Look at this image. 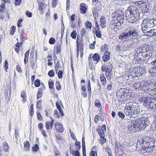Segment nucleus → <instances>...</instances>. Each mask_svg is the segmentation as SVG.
<instances>
[{
	"mask_svg": "<svg viewBox=\"0 0 156 156\" xmlns=\"http://www.w3.org/2000/svg\"><path fill=\"white\" fill-rule=\"evenodd\" d=\"M124 112L126 115L130 118H135L138 116L140 112L138 110L136 103L134 102H129L126 104Z\"/></svg>",
	"mask_w": 156,
	"mask_h": 156,
	"instance_id": "f257e3e1",
	"label": "nucleus"
},
{
	"mask_svg": "<svg viewBox=\"0 0 156 156\" xmlns=\"http://www.w3.org/2000/svg\"><path fill=\"white\" fill-rule=\"evenodd\" d=\"M138 35L137 30L134 28H129L126 29L124 32L120 35L119 39L123 41H128L130 38L136 37Z\"/></svg>",
	"mask_w": 156,
	"mask_h": 156,
	"instance_id": "f03ea898",
	"label": "nucleus"
},
{
	"mask_svg": "<svg viewBox=\"0 0 156 156\" xmlns=\"http://www.w3.org/2000/svg\"><path fill=\"white\" fill-rule=\"evenodd\" d=\"M139 143L142 145V149H145L146 152H150L151 151L152 147L156 145L154 144V141H151V138L149 136L146 137L138 141L137 144Z\"/></svg>",
	"mask_w": 156,
	"mask_h": 156,
	"instance_id": "7ed1b4c3",
	"label": "nucleus"
},
{
	"mask_svg": "<svg viewBox=\"0 0 156 156\" xmlns=\"http://www.w3.org/2000/svg\"><path fill=\"white\" fill-rule=\"evenodd\" d=\"M141 25L142 31H147L156 26V20L146 18L144 20Z\"/></svg>",
	"mask_w": 156,
	"mask_h": 156,
	"instance_id": "20e7f679",
	"label": "nucleus"
},
{
	"mask_svg": "<svg viewBox=\"0 0 156 156\" xmlns=\"http://www.w3.org/2000/svg\"><path fill=\"white\" fill-rule=\"evenodd\" d=\"M116 95L119 101L123 102L130 99L129 95L124 91V89H121L117 92Z\"/></svg>",
	"mask_w": 156,
	"mask_h": 156,
	"instance_id": "39448f33",
	"label": "nucleus"
},
{
	"mask_svg": "<svg viewBox=\"0 0 156 156\" xmlns=\"http://www.w3.org/2000/svg\"><path fill=\"white\" fill-rule=\"evenodd\" d=\"M136 121L140 131L144 129L150 124V121L147 118L142 117Z\"/></svg>",
	"mask_w": 156,
	"mask_h": 156,
	"instance_id": "423d86ee",
	"label": "nucleus"
},
{
	"mask_svg": "<svg viewBox=\"0 0 156 156\" xmlns=\"http://www.w3.org/2000/svg\"><path fill=\"white\" fill-rule=\"evenodd\" d=\"M150 84L148 82L145 81H141V90H144L145 92H148L149 94L152 95H154L156 94V89H154V90L150 89L149 88V86Z\"/></svg>",
	"mask_w": 156,
	"mask_h": 156,
	"instance_id": "0eeeda50",
	"label": "nucleus"
},
{
	"mask_svg": "<svg viewBox=\"0 0 156 156\" xmlns=\"http://www.w3.org/2000/svg\"><path fill=\"white\" fill-rule=\"evenodd\" d=\"M126 12H129V14L131 15L136 16V17H140V12L135 5L130 6Z\"/></svg>",
	"mask_w": 156,
	"mask_h": 156,
	"instance_id": "6e6552de",
	"label": "nucleus"
},
{
	"mask_svg": "<svg viewBox=\"0 0 156 156\" xmlns=\"http://www.w3.org/2000/svg\"><path fill=\"white\" fill-rule=\"evenodd\" d=\"M153 50L152 49V48L150 47L148 48L147 51L144 54V55L143 57L144 58H145L146 59H147L148 61L152 60V56L153 57L154 56V54L153 53Z\"/></svg>",
	"mask_w": 156,
	"mask_h": 156,
	"instance_id": "1a4fd4ad",
	"label": "nucleus"
},
{
	"mask_svg": "<svg viewBox=\"0 0 156 156\" xmlns=\"http://www.w3.org/2000/svg\"><path fill=\"white\" fill-rule=\"evenodd\" d=\"M126 19L130 23H134L139 18V17H136V16L131 15L129 14V12H126Z\"/></svg>",
	"mask_w": 156,
	"mask_h": 156,
	"instance_id": "9d476101",
	"label": "nucleus"
},
{
	"mask_svg": "<svg viewBox=\"0 0 156 156\" xmlns=\"http://www.w3.org/2000/svg\"><path fill=\"white\" fill-rule=\"evenodd\" d=\"M134 69V73L135 76L137 77L141 76L145 72V69L143 67H135Z\"/></svg>",
	"mask_w": 156,
	"mask_h": 156,
	"instance_id": "9b49d317",
	"label": "nucleus"
},
{
	"mask_svg": "<svg viewBox=\"0 0 156 156\" xmlns=\"http://www.w3.org/2000/svg\"><path fill=\"white\" fill-rule=\"evenodd\" d=\"M128 129L132 132H136L139 129V126L136 121L134 123H130L128 126Z\"/></svg>",
	"mask_w": 156,
	"mask_h": 156,
	"instance_id": "f8f14e48",
	"label": "nucleus"
},
{
	"mask_svg": "<svg viewBox=\"0 0 156 156\" xmlns=\"http://www.w3.org/2000/svg\"><path fill=\"white\" fill-rule=\"evenodd\" d=\"M83 41H80L79 40L78 38V37H77L76 41V44H77V46L80 48V57L81 58L82 57L83 55Z\"/></svg>",
	"mask_w": 156,
	"mask_h": 156,
	"instance_id": "ddd939ff",
	"label": "nucleus"
},
{
	"mask_svg": "<svg viewBox=\"0 0 156 156\" xmlns=\"http://www.w3.org/2000/svg\"><path fill=\"white\" fill-rule=\"evenodd\" d=\"M144 34L148 36H150L151 37H153L156 35V29H150L147 30V31H143Z\"/></svg>",
	"mask_w": 156,
	"mask_h": 156,
	"instance_id": "4468645a",
	"label": "nucleus"
},
{
	"mask_svg": "<svg viewBox=\"0 0 156 156\" xmlns=\"http://www.w3.org/2000/svg\"><path fill=\"white\" fill-rule=\"evenodd\" d=\"M149 107L151 109L156 112V99L152 100L149 104Z\"/></svg>",
	"mask_w": 156,
	"mask_h": 156,
	"instance_id": "2eb2a0df",
	"label": "nucleus"
},
{
	"mask_svg": "<svg viewBox=\"0 0 156 156\" xmlns=\"http://www.w3.org/2000/svg\"><path fill=\"white\" fill-rule=\"evenodd\" d=\"M55 127L57 130L59 132H62L64 129L61 123L56 122L55 124Z\"/></svg>",
	"mask_w": 156,
	"mask_h": 156,
	"instance_id": "dca6fc26",
	"label": "nucleus"
},
{
	"mask_svg": "<svg viewBox=\"0 0 156 156\" xmlns=\"http://www.w3.org/2000/svg\"><path fill=\"white\" fill-rule=\"evenodd\" d=\"M110 51L105 52L104 55L103 56L102 59L104 62L108 61L110 58Z\"/></svg>",
	"mask_w": 156,
	"mask_h": 156,
	"instance_id": "f3484780",
	"label": "nucleus"
},
{
	"mask_svg": "<svg viewBox=\"0 0 156 156\" xmlns=\"http://www.w3.org/2000/svg\"><path fill=\"white\" fill-rule=\"evenodd\" d=\"M86 9L85 4L80 3V11L81 13H85L86 12Z\"/></svg>",
	"mask_w": 156,
	"mask_h": 156,
	"instance_id": "a211bd4d",
	"label": "nucleus"
},
{
	"mask_svg": "<svg viewBox=\"0 0 156 156\" xmlns=\"http://www.w3.org/2000/svg\"><path fill=\"white\" fill-rule=\"evenodd\" d=\"M142 50L141 52H139V58H142V57L144 55L147 51L148 48L147 49L146 47L143 46V48H142Z\"/></svg>",
	"mask_w": 156,
	"mask_h": 156,
	"instance_id": "6ab92c4d",
	"label": "nucleus"
},
{
	"mask_svg": "<svg viewBox=\"0 0 156 156\" xmlns=\"http://www.w3.org/2000/svg\"><path fill=\"white\" fill-rule=\"evenodd\" d=\"M3 150L5 152H8L9 150V147L8 144L6 141H4L3 144Z\"/></svg>",
	"mask_w": 156,
	"mask_h": 156,
	"instance_id": "aec40b11",
	"label": "nucleus"
},
{
	"mask_svg": "<svg viewBox=\"0 0 156 156\" xmlns=\"http://www.w3.org/2000/svg\"><path fill=\"white\" fill-rule=\"evenodd\" d=\"M141 81L140 82H137L133 84V87L135 89L141 90Z\"/></svg>",
	"mask_w": 156,
	"mask_h": 156,
	"instance_id": "412c9836",
	"label": "nucleus"
},
{
	"mask_svg": "<svg viewBox=\"0 0 156 156\" xmlns=\"http://www.w3.org/2000/svg\"><path fill=\"white\" fill-rule=\"evenodd\" d=\"M85 26L86 29L89 30H91L92 27V23L89 21H86L85 23Z\"/></svg>",
	"mask_w": 156,
	"mask_h": 156,
	"instance_id": "4be33fe9",
	"label": "nucleus"
},
{
	"mask_svg": "<svg viewBox=\"0 0 156 156\" xmlns=\"http://www.w3.org/2000/svg\"><path fill=\"white\" fill-rule=\"evenodd\" d=\"M100 22L101 24H100L102 28H105L106 27L105 24L106 23V21L105 18H101L100 19Z\"/></svg>",
	"mask_w": 156,
	"mask_h": 156,
	"instance_id": "5701e85b",
	"label": "nucleus"
},
{
	"mask_svg": "<svg viewBox=\"0 0 156 156\" xmlns=\"http://www.w3.org/2000/svg\"><path fill=\"white\" fill-rule=\"evenodd\" d=\"M97 149L98 147L97 146L94 147L92 149V151L90 154V156H97V152L95 151H93V150H97Z\"/></svg>",
	"mask_w": 156,
	"mask_h": 156,
	"instance_id": "b1692460",
	"label": "nucleus"
},
{
	"mask_svg": "<svg viewBox=\"0 0 156 156\" xmlns=\"http://www.w3.org/2000/svg\"><path fill=\"white\" fill-rule=\"evenodd\" d=\"M100 80L101 82L103 85H105L106 83V79L104 76L103 73L100 75Z\"/></svg>",
	"mask_w": 156,
	"mask_h": 156,
	"instance_id": "393cba45",
	"label": "nucleus"
},
{
	"mask_svg": "<svg viewBox=\"0 0 156 156\" xmlns=\"http://www.w3.org/2000/svg\"><path fill=\"white\" fill-rule=\"evenodd\" d=\"M70 152L72 154L73 156H80V154L78 150L73 151L71 147L70 148Z\"/></svg>",
	"mask_w": 156,
	"mask_h": 156,
	"instance_id": "a878e982",
	"label": "nucleus"
},
{
	"mask_svg": "<svg viewBox=\"0 0 156 156\" xmlns=\"http://www.w3.org/2000/svg\"><path fill=\"white\" fill-rule=\"evenodd\" d=\"M97 131L101 138H103L105 137V132L104 131L101 129H99L98 128L97 129Z\"/></svg>",
	"mask_w": 156,
	"mask_h": 156,
	"instance_id": "bb28decb",
	"label": "nucleus"
},
{
	"mask_svg": "<svg viewBox=\"0 0 156 156\" xmlns=\"http://www.w3.org/2000/svg\"><path fill=\"white\" fill-rule=\"evenodd\" d=\"M52 125L50 123L49 121H47L45 123V127L47 130H48L50 129H52Z\"/></svg>",
	"mask_w": 156,
	"mask_h": 156,
	"instance_id": "cd10ccee",
	"label": "nucleus"
},
{
	"mask_svg": "<svg viewBox=\"0 0 156 156\" xmlns=\"http://www.w3.org/2000/svg\"><path fill=\"white\" fill-rule=\"evenodd\" d=\"M24 150L27 151L29 150L30 146L29 143L28 141H26L24 142Z\"/></svg>",
	"mask_w": 156,
	"mask_h": 156,
	"instance_id": "c85d7f7f",
	"label": "nucleus"
},
{
	"mask_svg": "<svg viewBox=\"0 0 156 156\" xmlns=\"http://www.w3.org/2000/svg\"><path fill=\"white\" fill-rule=\"evenodd\" d=\"M93 59L94 61L98 62L100 59V57L98 54L96 53L93 57Z\"/></svg>",
	"mask_w": 156,
	"mask_h": 156,
	"instance_id": "c756f323",
	"label": "nucleus"
},
{
	"mask_svg": "<svg viewBox=\"0 0 156 156\" xmlns=\"http://www.w3.org/2000/svg\"><path fill=\"white\" fill-rule=\"evenodd\" d=\"M42 101L41 100H40L37 102V103L36 105V108L38 110H40L41 108V103H42Z\"/></svg>",
	"mask_w": 156,
	"mask_h": 156,
	"instance_id": "7c9ffc66",
	"label": "nucleus"
},
{
	"mask_svg": "<svg viewBox=\"0 0 156 156\" xmlns=\"http://www.w3.org/2000/svg\"><path fill=\"white\" fill-rule=\"evenodd\" d=\"M111 72L108 71L105 73V75L108 80H110L112 79V74Z\"/></svg>",
	"mask_w": 156,
	"mask_h": 156,
	"instance_id": "2f4dec72",
	"label": "nucleus"
},
{
	"mask_svg": "<svg viewBox=\"0 0 156 156\" xmlns=\"http://www.w3.org/2000/svg\"><path fill=\"white\" fill-rule=\"evenodd\" d=\"M114 27H113L114 28V29H116V31H117V29L120 30L121 29V23H118L113 25Z\"/></svg>",
	"mask_w": 156,
	"mask_h": 156,
	"instance_id": "473e14b6",
	"label": "nucleus"
},
{
	"mask_svg": "<svg viewBox=\"0 0 156 156\" xmlns=\"http://www.w3.org/2000/svg\"><path fill=\"white\" fill-rule=\"evenodd\" d=\"M55 52L58 55L59 53L61 51V47H60V45L58 44L57 45H56V47L55 48Z\"/></svg>",
	"mask_w": 156,
	"mask_h": 156,
	"instance_id": "72a5a7b5",
	"label": "nucleus"
},
{
	"mask_svg": "<svg viewBox=\"0 0 156 156\" xmlns=\"http://www.w3.org/2000/svg\"><path fill=\"white\" fill-rule=\"evenodd\" d=\"M95 33L97 37L99 38L101 37V32L99 30H95Z\"/></svg>",
	"mask_w": 156,
	"mask_h": 156,
	"instance_id": "f704fd0d",
	"label": "nucleus"
},
{
	"mask_svg": "<svg viewBox=\"0 0 156 156\" xmlns=\"http://www.w3.org/2000/svg\"><path fill=\"white\" fill-rule=\"evenodd\" d=\"M70 36L73 39H75L76 36V31L75 30H73L71 33Z\"/></svg>",
	"mask_w": 156,
	"mask_h": 156,
	"instance_id": "c9c22d12",
	"label": "nucleus"
},
{
	"mask_svg": "<svg viewBox=\"0 0 156 156\" xmlns=\"http://www.w3.org/2000/svg\"><path fill=\"white\" fill-rule=\"evenodd\" d=\"M87 90L89 94H91V84L90 81L89 80L87 84Z\"/></svg>",
	"mask_w": 156,
	"mask_h": 156,
	"instance_id": "e433bc0d",
	"label": "nucleus"
},
{
	"mask_svg": "<svg viewBox=\"0 0 156 156\" xmlns=\"http://www.w3.org/2000/svg\"><path fill=\"white\" fill-rule=\"evenodd\" d=\"M118 115L122 119H124L125 118V115L122 112H119L118 113Z\"/></svg>",
	"mask_w": 156,
	"mask_h": 156,
	"instance_id": "4c0bfd02",
	"label": "nucleus"
},
{
	"mask_svg": "<svg viewBox=\"0 0 156 156\" xmlns=\"http://www.w3.org/2000/svg\"><path fill=\"white\" fill-rule=\"evenodd\" d=\"M58 0H52V7L53 8H55L58 4Z\"/></svg>",
	"mask_w": 156,
	"mask_h": 156,
	"instance_id": "58836bf2",
	"label": "nucleus"
},
{
	"mask_svg": "<svg viewBox=\"0 0 156 156\" xmlns=\"http://www.w3.org/2000/svg\"><path fill=\"white\" fill-rule=\"evenodd\" d=\"M5 5L4 3H2L0 6V12L2 13L5 9Z\"/></svg>",
	"mask_w": 156,
	"mask_h": 156,
	"instance_id": "ea45409f",
	"label": "nucleus"
},
{
	"mask_svg": "<svg viewBox=\"0 0 156 156\" xmlns=\"http://www.w3.org/2000/svg\"><path fill=\"white\" fill-rule=\"evenodd\" d=\"M107 45L105 44L104 45L101 46V50L103 52H108L107 50Z\"/></svg>",
	"mask_w": 156,
	"mask_h": 156,
	"instance_id": "a19ab883",
	"label": "nucleus"
},
{
	"mask_svg": "<svg viewBox=\"0 0 156 156\" xmlns=\"http://www.w3.org/2000/svg\"><path fill=\"white\" fill-rule=\"evenodd\" d=\"M35 86L36 87H39L40 85V81L38 79L36 80L34 82Z\"/></svg>",
	"mask_w": 156,
	"mask_h": 156,
	"instance_id": "79ce46f5",
	"label": "nucleus"
},
{
	"mask_svg": "<svg viewBox=\"0 0 156 156\" xmlns=\"http://www.w3.org/2000/svg\"><path fill=\"white\" fill-rule=\"evenodd\" d=\"M45 17L46 20L50 19V13L49 9H48V12L46 14Z\"/></svg>",
	"mask_w": 156,
	"mask_h": 156,
	"instance_id": "37998d69",
	"label": "nucleus"
},
{
	"mask_svg": "<svg viewBox=\"0 0 156 156\" xmlns=\"http://www.w3.org/2000/svg\"><path fill=\"white\" fill-rule=\"evenodd\" d=\"M143 46H141L137 48V51H136V54H137V55L139 56V52H141L142 50V48H143Z\"/></svg>",
	"mask_w": 156,
	"mask_h": 156,
	"instance_id": "c03bdc74",
	"label": "nucleus"
},
{
	"mask_svg": "<svg viewBox=\"0 0 156 156\" xmlns=\"http://www.w3.org/2000/svg\"><path fill=\"white\" fill-rule=\"evenodd\" d=\"M105 150L108 152L109 156H113L112 151L108 147H106Z\"/></svg>",
	"mask_w": 156,
	"mask_h": 156,
	"instance_id": "a18cd8bd",
	"label": "nucleus"
},
{
	"mask_svg": "<svg viewBox=\"0 0 156 156\" xmlns=\"http://www.w3.org/2000/svg\"><path fill=\"white\" fill-rule=\"evenodd\" d=\"M8 62L6 60L4 63V65L3 66V67H4L5 69V70L6 72H7V69L8 68Z\"/></svg>",
	"mask_w": 156,
	"mask_h": 156,
	"instance_id": "49530a36",
	"label": "nucleus"
},
{
	"mask_svg": "<svg viewBox=\"0 0 156 156\" xmlns=\"http://www.w3.org/2000/svg\"><path fill=\"white\" fill-rule=\"evenodd\" d=\"M63 72L62 70H59L58 73V75L59 79H61L62 77Z\"/></svg>",
	"mask_w": 156,
	"mask_h": 156,
	"instance_id": "de8ad7c7",
	"label": "nucleus"
},
{
	"mask_svg": "<svg viewBox=\"0 0 156 156\" xmlns=\"http://www.w3.org/2000/svg\"><path fill=\"white\" fill-rule=\"evenodd\" d=\"M33 151H37L39 150V147L38 145L37 144H35L32 148Z\"/></svg>",
	"mask_w": 156,
	"mask_h": 156,
	"instance_id": "09e8293b",
	"label": "nucleus"
},
{
	"mask_svg": "<svg viewBox=\"0 0 156 156\" xmlns=\"http://www.w3.org/2000/svg\"><path fill=\"white\" fill-rule=\"evenodd\" d=\"M54 72L53 70H50L48 73V75L50 77L54 76Z\"/></svg>",
	"mask_w": 156,
	"mask_h": 156,
	"instance_id": "8fccbe9b",
	"label": "nucleus"
},
{
	"mask_svg": "<svg viewBox=\"0 0 156 156\" xmlns=\"http://www.w3.org/2000/svg\"><path fill=\"white\" fill-rule=\"evenodd\" d=\"M34 114L33 105L32 104L30 107V115L32 116Z\"/></svg>",
	"mask_w": 156,
	"mask_h": 156,
	"instance_id": "3c124183",
	"label": "nucleus"
},
{
	"mask_svg": "<svg viewBox=\"0 0 156 156\" xmlns=\"http://www.w3.org/2000/svg\"><path fill=\"white\" fill-rule=\"evenodd\" d=\"M94 103L95 105L97 107H100L101 105V104L100 102L98 100H96Z\"/></svg>",
	"mask_w": 156,
	"mask_h": 156,
	"instance_id": "603ef678",
	"label": "nucleus"
},
{
	"mask_svg": "<svg viewBox=\"0 0 156 156\" xmlns=\"http://www.w3.org/2000/svg\"><path fill=\"white\" fill-rule=\"evenodd\" d=\"M16 30V27L15 26H13L11 27V30L10 31V34L12 35L14 34Z\"/></svg>",
	"mask_w": 156,
	"mask_h": 156,
	"instance_id": "864d4df0",
	"label": "nucleus"
},
{
	"mask_svg": "<svg viewBox=\"0 0 156 156\" xmlns=\"http://www.w3.org/2000/svg\"><path fill=\"white\" fill-rule=\"evenodd\" d=\"M55 42V40L54 38H51L49 40V42L50 44H53Z\"/></svg>",
	"mask_w": 156,
	"mask_h": 156,
	"instance_id": "5fc2aeb1",
	"label": "nucleus"
},
{
	"mask_svg": "<svg viewBox=\"0 0 156 156\" xmlns=\"http://www.w3.org/2000/svg\"><path fill=\"white\" fill-rule=\"evenodd\" d=\"M16 69L19 73H21L22 72V70H21L20 66L19 65H17L16 66Z\"/></svg>",
	"mask_w": 156,
	"mask_h": 156,
	"instance_id": "6e6d98bb",
	"label": "nucleus"
},
{
	"mask_svg": "<svg viewBox=\"0 0 156 156\" xmlns=\"http://www.w3.org/2000/svg\"><path fill=\"white\" fill-rule=\"evenodd\" d=\"M37 118L38 120H41L42 119V117L41 115H40V112L39 111H37Z\"/></svg>",
	"mask_w": 156,
	"mask_h": 156,
	"instance_id": "4d7b16f0",
	"label": "nucleus"
},
{
	"mask_svg": "<svg viewBox=\"0 0 156 156\" xmlns=\"http://www.w3.org/2000/svg\"><path fill=\"white\" fill-rule=\"evenodd\" d=\"M66 9L69 10L70 8V1L69 0H67L66 3Z\"/></svg>",
	"mask_w": 156,
	"mask_h": 156,
	"instance_id": "13d9d810",
	"label": "nucleus"
},
{
	"mask_svg": "<svg viewBox=\"0 0 156 156\" xmlns=\"http://www.w3.org/2000/svg\"><path fill=\"white\" fill-rule=\"evenodd\" d=\"M42 92L41 91H38L37 94V99L41 98L42 95Z\"/></svg>",
	"mask_w": 156,
	"mask_h": 156,
	"instance_id": "bf43d9fd",
	"label": "nucleus"
},
{
	"mask_svg": "<svg viewBox=\"0 0 156 156\" xmlns=\"http://www.w3.org/2000/svg\"><path fill=\"white\" fill-rule=\"evenodd\" d=\"M29 54V50H28L25 53V54L24 59L28 60Z\"/></svg>",
	"mask_w": 156,
	"mask_h": 156,
	"instance_id": "052dcab7",
	"label": "nucleus"
},
{
	"mask_svg": "<svg viewBox=\"0 0 156 156\" xmlns=\"http://www.w3.org/2000/svg\"><path fill=\"white\" fill-rule=\"evenodd\" d=\"M43 3L42 2L39 3L38 4V10L41 11L43 9Z\"/></svg>",
	"mask_w": 156,
	"mask_h": 156,
	"instance_id": "680f3d73",
	"label": "nucleus"
},
{
	"mask_svg": "<svg viewBox=\"0 0 156 156\" xmlns=\"http://www.w3.org/2000/svg\"><path fill=\"white\" fill-rule=\"evenodd\" d=\"M62 104V103L61 101H59V102H57L56 103V105L58 109H59L61 108L60 106V104Z\"/></svg>",
	"mask_w": 156,
	"mask_h": 156,
	"instance_id": "e2e57ef3",
	"label": "nucleus"
},
{
	"mask_svg": "<svg viewBox=\"0 0 156 156\" xmlns=\"http://www.w3.org/2000/svg\"><path fill=\"white\" fill-rule=\"evenodd\" d=\"M26 92L24 90L22 91L21 93V97L23 98H26V96L25 95Z\"/></svg>",
	"mask_w": 156,
	"mask_h": 156,
	"instance_id": "0e129e2a",
	"label": "nucleus"
},
{
	"mask_svg": "<svg viewBox=\"0 0 156 156\" xmlns=\"http://www.w3.org/2000/svg\"><path fill=\"white\" fill-rule=\"evenodd\" d=\"M48 85L49 88L50 89H53V88L54 83L52 82H49Z\"/></svg>",
	"mask_w": 156,
	"mask_h": 156,
	"instance_id": "69168bd1",
	"label": "nucleus"
},
{
	"mask_svg": "<svg viewBox=\"0 0 156 156\" xmlns=\"http://www.w3.org/2000/svg\"><path fill=\"white\" fill-rule=\"evenodd\" d=\"M75 18V14L72 15L71 17L70 20V22H74Z\"/></svg>",
	"mask_w": 156,
	"mask_h": 156,
	"instance_id": "338daca9",
	"label": "nucleus"
},
{
	"mask_svg": "<svg viewBox=\"0 0 156 156\" xmlns=\"http://www.w3.org/2000/svg\"><path fill=\"white\" fill-rule=\"evenodd\" d=\"M26 15L28 17H31L32 16V13L29 11H27L26 12Z\"/></svg>",
	"mask_w": 156,
	"mask_h": 156,
	"instance_id": "774afa93",
	"label": "nucleus"
}]
</instances>
